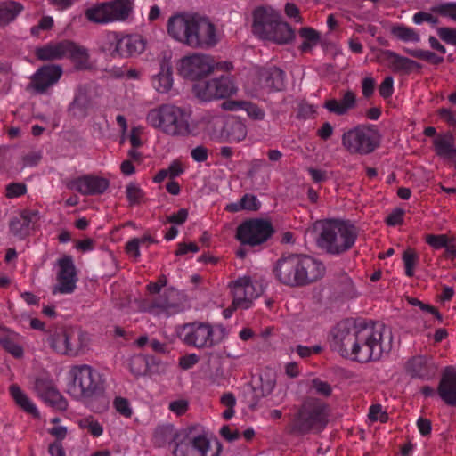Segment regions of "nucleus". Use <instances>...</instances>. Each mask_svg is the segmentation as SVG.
Here are the masks:
<instances>
[{"label": "nucleus", "mask_w": 456, "mask_h": 456, "mask_svg": "<svg viewBox=\"0 0 456 456\" xmlns=\"http://www.w3.org/2000/svg\"><path fill=\"white\" fill-rule=\"evenodd\" d=\"M386 328L383 324L359 322H340L337 325L331 347L342 357L366 363L379 361L384 352L391 348V336L385 342Z\"/></svg>", "instance_id": "1"}, {"label": "nucleus", "mask_w": 456, "mask_h": 456, "mask_svg": "<svg viewBox=\"0 0 456 456\" xmlns=\"http://www.w3.org/2000/svg\"><path fill=\"white\" fill-rule=\"evenodd\" d=\"M273 273L280 283L297 288L320 280L325 273V266L321 261L308 255L289 254L276 261Z\"/></svg>", "instance_id": "2"}, {"label": "nucleus", "mask_w": 456, "mask_h": 456, "mask_svg": "<svg viewBox=\"0 0 456 456\" xmlns=\"http://www.w3.org/2000/svg\"><path fill=\"white\" fill-rule=\"evenodd\" d=\"M330 406L314 396H305L288 415L286 431L295 436L322 432L329 422Z\"/></svg>", "instance_id": "3"}, {"label": "nucleus", "mask_w": 456, "mask_h": 456, "mask_svg": "<svg viewBox=\"0 0 456 456\" xmlns=\"http://www.w3.org/2000/svg\"><path fill=\"white\" fill-rule=\"evenodd\" d=\"M252 15V31L259 38L280 45L287 44L294 38V31L290 26L273 8L257 7Z\"/></svg>", "instance_id": "4"}, {"label": "nucleus", "mask_w": 456, "mask_h": 456, "mask_svg": "<svg viewBox=\"0 0 456 456\" xmlns=\"http://www.w3.org/2000/svg\"><path fill=\"white\" fill-rule=\"evenodd\" d=\"M146 120L167 135L187 136L191 133L189 116L183 109L172 104H162L151 110Z\"/></svg>", "instance_id": "5"}, {"label": "nucleus", "mask_w": 456, "mask_h": 456, "mask_svg": "<svg viewBox=\"0 0 456 456\" xmlns=\"http://www.w3.org/2000/svg\"><path fill=\"white\" fill-rule=\"evenodd\" d=\"M357 235L354 225L343 221L329 220L322 224L317 242L327 253L340 255L354 245Z\"/></svg>", "instance_id": "6"}, {"label": "nucleus", "mask_w": 456, "mask_h": 456, "mask_svg": "<svg viewBox=\"0 0 456 456\" xmlns=\"http://www.w3.org/2000/svg\"><path fill=\"white\" fill-rule=\"evenodd\" d=\"M67 393L77 400L89 399L101 393L99 374L89 365H74L69 370Z\"/></svg>", "instance_id": "7"}, {"label": "nucleus", "mask_w": 456, "mask_h": 456, "mask_svg": "<svg viewBox=\"0 0 456 456\" xmlns=\"http://www.w3.org/2000/svg\"><path fill=\"white\" fill-rule=\"evenodd\" d=\"M381 135L373 125H359L342 134L345 150L352 155H368L380 144Z\"/></svg>", "instance_id": "8"}, {"label": "nucleus", "mask_w": 456, "mask_h": 456, "mask_svg": "<svg viewBox=\"0 0 456 456\" xmlns=\"http://www.w3.org/2000/svg\"><path fill=\"white\" fill-rule=\"evenodd\" d=\"M48 332L49 346L57 354L77 356L85 346L86 334L83 332L64 327H55Z\"/></svg>", "instance_id": "9"}, {"label": "nucleus", "mask_w": 456, "mask_h": 456, "mask_svg": "<svg viewBox=\"0 0 456 456\" xmlns=\"http://www.w3.org/2000/svg\"><path fill=\"white\" fill-rule=\"evenodd\" d=\"M179 438L180 444L173 450L175 456H220L221 444L216 442L213 447L205 436H191L185 430Z\"/></svg>", "instance_id": "10"}, {"label": "nucleus", "mask_w": 456, "mask_h": 456, "mask_svg": "<svg viewBox=\"0 0 456 456\" xmlns=\"http://www.w3.org/2000/svg\"><path fill=\"white\" fill-rule=\"evenodd\" d=\"M274 233L272 223L262 218H255L240 224L236 231V238L241 244L255 247L266 242Z\"/></svg>", "instance_id": "11"}, {"label": "nucleus", "mask_w": 456, "mask_h": 456, "mask_svg": "<svg viewBox=\"0 0 456 456\" xmlns=\"http://www.w3.org/2000/svg\"><path fill=\"white\" fill-rule=\"evenodd\" d=\"M195 96L201 101L226 98L236 92V87L228 76H221L206 81H198L192 87Z\"/></svg>", "instance_id": "12"}, {"label": "nucleus", "mask_w": 456, "mask_h": 456, "mask_svg": "<svg viewBox=\"0 0 456 456\" xmlns=\"http://www.w3.org/2000/svg\"><path fill=\"white\" fill-rule=\"evenodd\" d=\"M222 336L215 338V332L212 326L205 322H192L184 325V338L186 345L193 346L198 348H211L218 344L225 335V330L219 327Z\"/></svg>", "instance_id": "13"}, {"label": "nucleus", "mask_w": 456, "mask_h": 456, "mask_svg": "<svg viewBox=\"0 0 456 456\" xmlns=\"http://www.w3.org/2000/svg\"><path fill=\"white\" fill-rule=\"evenodd\" d=\"M232 294V306L233 309H248L253 300L264 291L258 282H254L250 277L244 276L230 283Z\"/></svg>", "instance_id": "14"}, {"label": "nucleus", "mask_w": 456, "mask_h": 456, "mask_svg": "<svg viewBox=\"0 0 456 456\" xmlns=\"http://www.w3.org/2000/svg\"><path fill=\"white\" fill-rule=\"evenodd\" d=\"M215 69V61L209 56L194 53L180 61L179 73L185 78L197 80L208 76Z\"/></svg>", "instance_id": "15"}, {"label": "nucleus", "mask_w": 456, "mask_h": 456, "mask_svg": "<svg viewBox=\"0 0 456 456\" xmlns=\"http://www.w3.org/2000/svg\"><path fill=\"white\" fill-rule=\"evenodd\" d=\"M216 43L215 25L207 18L197 15L187 45L195 49H208Z\"/></svg>", "instance_id": "16"}, {"label": "nucleus", "mask_w": 456, "mask_h": 456, "mask_svg": "<svg viewBox=\"0 0 456 456\" xmlns=\"http://www.w3.org/2000/svg\"><path fill=\"white\" fill-rule=\"evenodd\" d=\"M34 389L37 395L52 407L59 411L67 410V400L61 395L53 380L48 375L37 377L34 382Z\"/></svg>", "instance_id": "17"}, {"label": "nucleus", "mask_w": 456, "mask_h": 456, "mask_svg": "<svg viewBox=\"0 0 456 456\" xmlns=\"http://www.w3.org/2000/svg\"><path fill=\"white\" fill-rule=\"evenodd\" d=\"M197 14L180 12L169 17L167 24L168 35L175 40L187 45L193 29Z\"/></svg>", "instance_id": "18"}, {"label": "nucleus", "mask_w": 456, "mask_h": 456, "mask_svg": "<svg viewBox=\"0 0 456 456\" xmlns=\"http://www.w3.org/2000/svg\"><path fill=\"white\" fill-rule=\"evenodd\" d=\"M57 284L53 288V294H70L76 289L77 281L73 259L65 256L58 260Z\"/></svg>", "instance_id": "19"}, {"label": "nucleus", "mask_w": 456, "mask_h": 456, "mask_svg": "<svg viewBox=\"0 0 456 456\" xmlns=\"http://www.w3.org/2000/svg\"><path fill=\"white\" fill-rule=\"evenodd\" d=\"M62 75V69L59 65H44L31 77L29 88L37 94H45L48 88L55 85Z\"/></svg>", "instance_id": "20"}, {"label": "nucleus", "mask_w": 456, "mask_h": 456, "mask_svg": "<svg viewBox=\"0 0 456 456\" xmlns=\"http://www.w3.org/2000/svg\"><path fill=\"white\" fill-rule=\"evenodd\" d=\"M110 182L104 177L94 175H86L71 181L69 188L76 190L82 195H100L106 191Z\"/></svg>", "instance_id": "21"}, {"label": "nucleus", "mask_w": 456, "mask_h": 456, "mask_svg": "<svg viewBox=\"0 0 456 456\" xmlns=\"http://www.w3.org/2000/svg\"><path fill=\"white\" fill-rule=\"evenodd\" d=\"M39 220L38 211L25 209L18 216H13L9 223L12 234L24 240L29 235L31 227Z\"/></svg>", "instance_id": "22"}, {"label": "nucleus", "mask_w": 456, "mask_h": 456, "mask_svg": "<svg viewBox=\"0 0 456 456\" xmlns=\"http://www.w3.org/2000/svg\"><path fill=\"white\" fill-rule=\"evenodd\" d=\"M437 394L449 406H456V368L446 367L437 387Z\"/></svg>", "instance_id": "23"}, {"label": "nucleus", "mask_w": 456, "mask_h": 456, "mask_svg": "<svg viewBox=\"0 0 456 456\" xmlns=\"http://www.w3.org/2000/svg\"><path fill=\"white\" fill-rule=\"evenodd\" d=\"M258 76L261 87L269 93L285 88V73L277 67L261 69Z\"/></svg>", "instance_id": "24"}, {"label": "nucleus", "mask_w": 456, "mask_h": 456, "mask_svg": "<svg viewBox=\"0 0 456 456\" xmlns=\"http://www.w3.org/2000/svg\"><path fill=\"white\" fill-rule=\"evenodd\" d=\"M145 49V41L139 35L118 34V58H129L141 54Z\"/></svg>", "instance_id": "25"}, {"label": "nucleus", "mask_w": 456, "mask_h": 456, "mask_svg": "<svg viewBox=\"0 0 456 456\" xmlns=\"http://www.w3.org/2000/svg\"><path fill=\"white\" fill-rule=\"evenodd\" d=\"M71 46V41L62 40L57 43H50L35 51L37 58L40 61H53L67 57V51Z\"/></svg>", "instance_id": "26"}, {"label": "nucleus", "mask_w": 456, "mask_h": 456, "mask_svg": "<svg viewBox=\"0 0 456 456\" xmlns=\"http://www.w3.org/2000/svg\"><path fill=\"white\" fill-rule=\"evenodd\" d=\"M381 57L383 61H388V67L394 72H405L410 73L414 69L421 68V65L407 57L401 56L391 50L381 51Z\"/></svg>", "instance_id": "27"}, {"label": "nucleus", "mask_w": 456, "mask_h": 456, "mask_svg": "<svg viewBox=\"0 0 456 456\" xmlns=\"http://www.w3.org/2000/svg\"><path fill=\"white\" fill-rule=\"evenodd\" d=\"M186 429L177 430L173 425L159 426L155 429L153 441L155 445L159 447L166 446L167 444H174V448L180 444V435L185 432Z\"/></svg>", "instance_id": "28"}, {"label": "nucleus", "mask_w": 456, "mask_h": 456, "mask_svg": "<svg viewBox=\"0 0 456 456\" xmlns=\"http://www.w3.org/2000/svg\"><path fill=\"white\" fill-rule=\"evenodd\" d=\"M355 105L356 95L350 90L345 92L341 101L330 99L323 103V107L325 109H327L330 113H334L338 116L346 114L350 110L354 109Z\"/></svg>", "instance_id": "29"}, {"label": "nucleus", "mask_w": 456, "mask_h": 456, "mask_svg": "<svg viewBox=\"0 0 456 456\" xmlns=\"http://www.w3.org/2000/svg\"><path fill=\"white\" fill-rule=\"evenodd\" d=\"M407 371L413 378L429 379L434 375V369L428 359L422 355L412 357L407 362Z\"/></svg>", "instance_id": "30"}, {"label": "nucleus", "mask_w": 456, "mask_h": 456, "mask_svg": "<svg viewBox=\"0 0 456 456\" xmlns=\"http://www.w3.org/2000/svg\"><path fill=\"white\" fill-rule=\"evenodd\" d=\"M17 340V333L0 327V346L15 358H20L23 355V348Z\"/></svg>", "instance_id": "31"}, {"label": "nucleus", "mask_w": 456, "mask_h": 456, "mask_svg": "<svg viewBox=\"0 0 456 456\" xmlns=\"http://www.w3.org/2000/svg\"><path fill=\"white\" fill-rule=\"evenodd\" d=\"M110 22L126 20L133 9L130 0H114L106 2Z\"/></svg>", "instance_id": "32"}, {"label": "nucleus", "mask_w": 456, "mask_h": 456, "mask_svg": "<svg viewBox=\"0 0 456 456\" xmlns=\"http://www.w3.org/2000/svg\"><path fill=\"white\" fill-rule=\"evenodd\" d=\"M224 133L230 142H240L247 136V127L240 119L231 118L226 121Z\"/></svg>", "instance_id": "33"}, {"label": "nucleus", "mask_w": 456, "mask_h": 456, "mask_svg": "<svg viewBox=\"0 0 456 456\" xmlns=\"http://www.w3.org/2000/svg\"><path fill=\"white\" fill-rule=\"evenodd\" d=\"M97 46L101 53L114 59L118 58V33L110 31L102 35L97 40Z\"/></svg>", "instance_id": "34"}, {"label": "nucleus", "mask_w": 456, "mask_h": 456, "mask_svg": "<svg viewBox=\"0 0 456 456\" xmlns=\"http://www.w3.org/2000/svg\"><path fill=\"white\" fill-rule=\"evenodd\" d=\"M182 297L183 296L178 290L170 288L166 289L159 298L154 300L152 305L163 310L176 309L181 305Z\"/></svg>", "instance_id": "35"}, {"label": "nucleus", "mask_w": 456, "mask_h": 456, "mask_svg": "<svg viewBox=\"0 0 456 456\" xmlns=\"http://www.w3.org/2000/svg\"><path fill=\"white\" fill-rule=\"evenodd\" d=\"M91 100L86 91L80 90L70 103L69 111L77 118H84L87 116V110L90 108Z\"/></svg>", "instance_id": "36"}, {"label": "nucleus", "mask_w": 456, "mask_h": 456, "mask_svg": "<svg viewBox=\"0 0 456 456\" xmlns=\"http://www.w3.org/2000/svg\"><path fill=\"white\" fill-rule=\"evenodd\" d=\"M10 394L14 399L15 403L27 413L34 417H39V412L36 405L30 401L26 394L22 392L20 387L13 384L10 387Z\"/></svg>", "instance_id": "37"}, {"label": "nucleus", "mask_w": 456, "mask_h": 456, "mask_svg": "<svg viewBox=\"0 0 456 456\" xmlns=\"http://www.w3.org/2000/svg\"><path fill=\"white\" fill-rule=\"evenodd\" d=\"M436 154L444 159L456 161V148L451 136L438 137L434 141Z\"/></svg>", "instance_id": "38"}, {"label": "nucleus", "mask_w": 456, "mask_h": 456, "mask_svg": "<svg viewBox=\"0 0 456 456\" xmlns=\"http://www.w3.org/2000/svg\"><path fill=\"white\" fill-rule=\"evenodd\" d=\"M106 2L95 4L85 12V16L90 22L107 24L110 22Z\"/></svg>", "instance_id": "39"}, {"label": "nucleus", "mask_w": 456, "mask_h": 456, "mask_svg": "<svg viewBox=\"0 0 456 456\" xmlns=\"http://www.w3.org/2000/svg\"><path fill=\"white\" fill-rule=\"evenodd\" d=\"M154 86L159 93L168 92L173 85L172 69L168 64H163L161 70L154 77Z\"/></svg>", "instance_id": "40"}, {"label": "nucleus", "mask_w": 456, "mask_h": 456, "mask_svg": "<svg viewBox=\"0 0 456 456\" xmlns=\"http://www.w3.org/2000/svg\"><path fill=\"white\" fill-rule=\"evenodd\" d=\"M67 51V57H69L75 63L77 69H83L88 67L89 54L87 50L76 45L71 41V46Z\"/></svg>", "instance_id": "41"}, {"label": "nucleus", "mask_w": 456, "mask_h": 456, "mask_svg": "<svg viewBox=\"0 0 456 456\" xmlns=\"http://www.w3.org/2000/svg\"><path fill=\"white\" fill-rule=\"evenodd\" d=\"M22 5L16 2L0 4V25L12 21L21 12Z\"/></svg>", "instance_id": "42"}, {"label": "nucleus", "mask_w": 456, "mask_h": 456, "mask_svg": "<svg viewBox=\"0 0 456 456\" xmlns=\"http://www.w3.org/2000/svg\"><path fill=\"white\" fill-rule=\"evenodd\" d=\"M391 34L403 42H419L420 40L419 35L413 28L402 24L393 26Z\"/></svg>", "instance_id": "43"}, {"label": "nucleus", "mask_w": 456, "mask_h": 456, "mask_svg": "<svg viewBox=\"0 0 456 456\" xmlns=\"http://www.w3.org/2000/svg\"><path fill=\"white\" fill-rule=\"evenodd\" d=\"M409 55L425 61L430 64L438 65L444 62V57L428 50L422 49H404Z\"/></svg>", "instance_id": "44"}, {"label": "nucleus", "mask_w": 456, "mask_h": 456, "mask_svg": "<svg viewBox=\"0 0 456 456\" xmlns=\"http://www.w3.org/2000/svg\"><path fill=\"white\" fill-rule=\"evenodd\" d=\"M77 424L80 428L87 429V431L94 437H98L103 433L102 426L92 416L79 419Z\"/></svg>", "instance_id": "45"}, {"label": "nucleus", "mask_w": 456, "mask_h": 456, "mask_svg": "<svg viewBox=\"0 0 456 456\" xmlns=\"http://www.w3.org/2000/svg\"><path fill=\"white\" fill-rule=\"evenodd\" d=\"M126 193L130 205H139L143 201L144 192L140 186L134 183L127 184Z\"/></svg>", "instance_id": "46"}, {"label": "nucleus", "mask_w": 456, "mask_h": 456, "mask_svg": "<svg viewBox=\"0 0 456 456\" xmlns=\"http://www.w3.org/2000/svg\"><path fill=\"white\" fill-rule=\"evenodd\" d=\"M131 372L139 377L144 375L148 371V362L143 355H135L130 360Z\"/></svg>", "instance_id": "47"}, {"label": "nucleus", "mask_w": 456, "mask_h": 456, "mask_svg": "<svg viewBox=\"0 0 456 456\" xmlns=\"http://www.w3.org/2000/svg\"><path fill=\"white\" fill-rule=\"evenodd\" d=\"M403 261L405 268V274L408 277L414 275V267L418 262V256L411 248L406 249L403 254Z\"/></svg>", "instance_id": "48"}, {"label": "nucleus", "mask_w": 456, "mask_h": 456, "mask_svg": "<svg viewBox=\"0 0 456 456\" xmlns=\"http://www.w3.org/2000/svg\"><path fill=\"white\" fill-rule=\"evenodd\" d=\"M311 387L314 389L316 394L324 397H329L332 394L331 386L328 382L321 380L318 378L314 379L311 381Z\"/></svg>", "instance_id": "49"}, {"label": "nucleus", "mask_w": 456, "mask_h": 456, "mask_svg": "<svg viewBox=\"0 0 456 456\" xmlns=\"http://www.w3.org/2000/svg\"><path fill=\"white\" fill-rule=\"evenodd\" d=\"M27 192V186L23 183H11L5 188V196L8 199L20 197Z\"/></svg>", "instance_id": "50"}, {"label": "nucleus", "mask_w": 456, "mask_h": 456, "mask_svg": "<svg viewBox=\"0 0 456 456\" xmlns=\"http://www.w3.org/2000/svg\"><path fill=\"white\" fill-rule=\"evenodd\" d=\"M242 110H244L248 115L255 120H263L265 118V111L256 104L250 102H244L242 103Z\"/></svg>", "instance_id": "51"}, {"label": "nucleus", "mask_w": 456, "mask_h": 456, "mask_svg": "<svg viewBox=\"0 0 456 456\" xmlns=\"http://www.w3.org/2000/svg\"><path fill=\"white\" fill-rule=\"evenodd\" d=\"M113 405L116 411L122 416L126 418H130L132 416L133 411L127 399L124 397H116L113 402Z\"/></svg>", "instance_id": "52"}, {"label": "nucleus", "mask_w": 456, "mask_h": 456, "mask_svg": "<svg viewBox=\"0 0 456 456\" xmlns=\"http://www.w3.org/2000/svg\"><path fill=\"white\" fill-rule=\"evenodd\" d=\"M240 200L243 210L257 211L261 207L260 201L253 194L246 193Z\"/></svg>", "instance_id": "53"}, {"label": "nucleus", "mask_w": 456, "mask_h": 456, "mask_svg": "<svg viewBox=\"0 0 456 456\" xmlns=\"http://www.w3.org/2000/svg\"><path fill=\"white\" fill-rule=\"evenodd\" d=\"M368 416L371 421L379 420L380 422L385 423L388 419L387 413L383 411L382 406L380 404L371 405Z\"/></svg>", "instance_id": "54"}, {"label": "nucleus", "mask_w": 456, "mask_h": 456, "mask_svg": "<svg viewBox=\"0 0 456 456\" xmlns=\"http://www.w3.org/2000/svg\"><path fill=\"white\" fill-rule=\"evenodd\" d=\"M407 300H408L409 304H411V305L419 306L422 311L428 312V313L434 314L436 319H438L439 321H442V319H443L442 314L434 306L425 304L415 297H408Z\"/></svg>", "instance_id": "55"}, {"label": "nucleus", "mask_w": 456, "mask_h": 456, "mask_svg": "<svg viewBox=\"0 0 456 456\" xmlns=\"http://www.w3.org/2000/svg\"><path fill=\"white\" fill-rule=\"evenodd\" d=\"M438 37L445 43L456 45V28H439L437 29Z\"/></svg>", "instance_id": "56"}, {"label": "nucleus", "mask_w": 456, "mask_h": 456, "mask_svg": "<svg viewBox=\"0 0 456 456\" xmlns=\"http://www.w3.org/2000/svg\"><path fill=\"white\" fill-rule=\"evenodd\" d=\"M442 16L450 17L456 21V3H448L441 4L434 9Z\"/></svg>", "instance_id": "57"}, {"label": "nucleus", "mask_w": 456, "mask_h": 456, "mask_svg": "<svg viewBox=\"0 0 456 456\" xmlns=\"http://www.w3.org/2000/svg\"><path fill=\"white\" fill-rule=\"evenodd\" d=\"M448 238L444 234L433 235L429 234L426 237V242L436 249L444 248L447 245Z\"/></svg>", "instance_id": "58"}, {"label": "nucleus", "mask_w": 456, "mask_h": 456, "mask_svg": "<svg viewBox=\"0 0 456 456\" xmlns=\"http://www.w3.org/2000/svg\"><path fill=\"white\" fill-rule=\"evenodd\" d=\"M188 215L189 212L186 208H180L176 213H173L168 216L165 223H171L178 225L183 224L187 220Z\"/></svg>", "instance_id": "59"}, {"label": "nucleus", "mask_w": 456, "mask_h": 456, "mask_svg": "<svg viewBox=\"0 0 456 456\" xmlns=\"http://www.w3.org/2000/svg\"><path fill=\"white\" fill-rule=\"evenodd\" d=\"M188 406V401L180 399L171 402L168 408L171 411L176 413L178 416H181L186 412Z\"/></svg>", "instance_id": "60"}, {"label": "nucleus", "mask_w": 456, "mask_h": 456, "mask_svg": "<svg viewBox=\"0 0 456 456\" xmlns=\"http://www.w3.org/2000/svg\"><path fill=\"white\" fill-rule=\"evenodd\" d=\"M413 21L416 24H421L426 21L432 25H436L438 23V19L428 12H419L413 15Z\"/></svg>", "instance_id": "61"}, {"label": "nucleus", "mask_w": 456, "mask_h": 456, "mask_svg": "<svg viewBox=\"0 0 456 456\" xmlns=\"http://www.w3.org/2000/svg\"><path fill=\"white\" fill-rule=\"evenodd\" d=\"M300 36L313 45H316L320 39L319 33L312 28H303L300 29Z\"/></svg>", "instance_id": "62"}, {"label": "nucleus", "mask_w": 456, "mask_h": 456, "mask_svg": "<svg viewBox=\"0 0 456 456\" xmlns=\"http://www.w3.org/2000/svg\"><path fill=\"white\" fill-rule=\"evenodd\" d=\"M141 245V240L139 238H134L129 240L126 245V252L133 256L134 259H137L140 256L139 247Z\"/></svg>", "instance_id": "63"}, {"label": "nucleus", "mask_w": 456, "mask_h": 456, "mask_svg": "<svg viewBox=\"0 0 456 456\" xmlns=\"http://www.w3.org/2000/svg\"><path fill=\"white\" fill-rule=\"evenodd\" d=\"M191 155L195 161L204 162L208 159V150L203 145H199L192 149Z\"/></svg>", "instance_id": "64"}]
</instances>
